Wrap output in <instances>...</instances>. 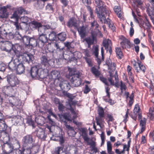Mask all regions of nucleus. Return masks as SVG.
Returning a JSON list of instances; mask_svg holds the SVG:
<instances>
[{"instance_id":"51","label":"nucleus","mask_w":154,"mask_h":154,"mask_svg":"<svg viewBox=\"0 0 154 154\" xmlns=\"http://www.w3.org/2000/svg\"><path fill=\"white\" fill-rule=\"evenodd\" d=\"M10 154H22V152L17 149L14 148L10 150Z\"/></svg>"},{"instance_id":"22","label":"nucleus","mask_w":154,"mask_h":154,"mask_svg":"<svg viewBox=\"0 0 154 154\" xmlns=\"http://www.w3.org/2000/svg\"><path fill=\"white\" fill-rule=\"evenodd\" d=\"M77 152V148L75 146H71L68 147L66 149L65 154H76Z\"/></svg>"},{"instance_id":"44","label":"nucleus","mask_w":154,"mask_h":154,"mask_svg":"<svg viewBox=\"0 0 154 154\" xmlns=\"http://www.w3.org/2000/svg\"><path fill=\"white\" fill-rule=\"evenodd\" d=\"M30 38L28 36H25L23 38V43L26 45H30Z\"/></svg>"},{"instance_id":"20","label":"nucleus","mask_w":154,"mask_h":154,"mask_svg":"<svg viewBox=\"0 0 154 154\" xmlns=\"http://www.w3.org/2000/svg\"><path fill=\"white\" fill-rule=\"evenodd\" d=\"M78 32L79 34L82 38H85L86 35V28L84 26L78 27L76 29Z\"/></svg>"},{"instance_id":"38","label":"nucleus","mask_w":154,"mask_h":154,"mask_svg":"<svg viewBox=\"0 0 154 154\" xmlns=\"http://www.w3.org/2000/svg\"><path fill=\"white\" fill-rule=\"evenodd\" d=\"M54 153L55 154H65L63 150V147L62 146H58L55 148Z\"/></svg>"},{"instance_id":"59","label":"nucleus","mask_w":154,"mask_h":154,"mask_svg":"<svg viewBox=\"0 0 154 154\" xmlns=\"http://www.w3.org/2000/svg\"><path fill=\"white\" fill-rule=\"evenodd\" d=\"M57 140L59 141L60 144L62 146L65 142V140L63 139V136L61 135V136H59Z\"/></svg>"},{"instance_id":"28","label":"nucleus","mask_w":154,"mask_h":154,"mask_svg":"<svg viewBox=\"0 0 154 154\" xmlns=\"http://www.w3.org/2000/svg\"><path fill=\"white\" fill-rule=\"evenodd\" d=\"M22 118L20 116H18L12 118L11 121L13 125H17L21 122Z\"/></svg>"},{"instance_id":"6","label":"nucleus","mask_w":154,"mask_h":154,"mask_svg":"<svg viewBox=\"0 0 154 154\" xmlns=\"http://www.w3.org/2000/svg\"><path fill=\"white\" fill-rule=\"evenodd\" d=\"M35 133L36 134L37 137L42 140H44L46 137V134L43 128H37Z\"/></svg>"},{"instance_id":"34","label":"nucleus","mask_w":154,"mask_h":154,"mask_svg":"<svg viewBox=\"0 0 154 154\" xmlns=\"http://www.w3.org/2000/svg\"><path fill=\"white\" fill-rule=\"evenodd\" d=\"M40 32L42 34L40 35L39 37V41L43 43H46L48 41V38L45 35L43 34L44 32V30L43 29V32L40 31Z\"/></svg>"},{"instance_id":"26","label":"nucleus","mask_w":154,"mask_h":154,"mask_svg":"<svg viewBox=\"0 0 154 154\" xmlns=\"http://www.w3.org/2000/svg\"><path fill=\"white\" fill-rule=\"evenodd\" d=\"M59 116L60 119L62 121H64V120H65V121L66 120L68 121H72L71 116L69 114L60 115Z\"/></svg>"},{"instance_id":"41","label":"nucleus","mask_w":154,"mask_h":154,"mask_svg":"<svg viewBox=\"0 0 154 154\" xmlns=\"http://www.w3.org/2000/svg\"><path fill=\"white\" fill-rule=\"evenodd\" d=\"M7 128V126L5 125L4 121H0V132L5 131Z\"/></svg>"},{"instance_id":"62","label":"nucleus","mask_w":154,"mask_h":154,"mask_svg":"<svg viewBox=\"0 0 154 154\" xmlns=\"http://www.w3.org/2000/svg\"><path fill=\"white\" fill-rule=\"evenodd\" d=\"M76 133V132L75 131L73 128L68 131V134L71 136L74 137Z\"/></svg>"},{"instance_id":"29","label":"nucleus","mask_w":154,"mask_h":154,"mask_svg":"<svg viewBox=\"0 0 154 154\" xmlns=\"http://www.w3.org/2000/svg\"><path fill=\"white\" fill-rule=\"evenodd\" d=\"M146 21L144 22L143 21H141L140 24V26H142L144 29H148L150 28L151 26V24L148 21V19L146 18Z\"/></svg>"},{"instance_id":"52","label":"nucleus","mask_w":154,"mask_h":154,"mask_svg":"<svg viewBox=\"0 0 154 154\" xmlns=\"http://www.w3.org/2000/svg\"><path fill=\"white\" fill-rule=\"evenodd\" d=\"M3 91L5 96H8L10 92L9 87V86H5L3 89Z\"/></svg>"},{"instance_id":"8","label":"nucleus","mask_w":154,"mask_h":154,"mask_svg":"<svg viewBox=\"0 0 154 154\" xmlns=\"http://www.w3.org/2000/svg\"><path fill=\"white\" fill-rule=\"evenodd\" d=\"M91 38L89 37L86 38L84 39V41H85L88 44V47L89 48H90L91 45L94 43L97 35V33L93 31H91Z\"/></svg>"},{"instance_id":"21","label":"nucleus","mask_w":154,"mask_h":154,"mask_svg":"<svg viewBox=\"0 0 154 154\" xmlns=\"http://www.w3.org/2000/svg\"><path fill=\"white\" fill-rule=\"evenodd\" d=\"M10 150L14 148L17 149L20 147L19 143L16 138L14 137L10 140Z\"/></svg>"},{"instance_id":"18","label":"nucleus","mask_w":154,"mask_h":154,"mask_svg":"<svg viewBox=\"0 0 154 154\" xmlns=\"http://www.w3.org/2000/svg\"><path fill=\"white\" fill-rule=\"evenodd\" d=\"M95 12L97 13V16L99 18L100 22L102 23H106L107 22V19L106 20V19L105 14L109 15V14H106L105 13V11H100L99 12Z\"/></svg>"},{"instance_id":"53","label":"nucleus","mask_w":154,"mask_h":154,"mask_svg":"<svg viewBox=\"0 0 154 154\" xmlns=\"http://www.w3.org/2000/svg\"><path fill=\"white\" fill-rule=\"evenodd\" d=\"M97 113L98 116H100L104 117V111L103 108L101 107H99L97 110Z\"/></svg>"},{"instance_id":"39","label":"nucleus","mask_w":154,"mask_h":154,"mask_svg":"<svg viewBox=\"0 0 154 154\" xmlns=\"http://www.w3.org/2000/svg\"><path fill=\"white\" fill-rule=\"evenodd\" d=\"M104 116H98L95 118L96 123L97 125L101 127L100 123H102L104 121Z\"/></svg>"},{"instance_id":"4","label":"nucleus","mask_w":154,"mask_h":154,"mask_svg":"<svg viewBox=\"0 0 154 154\" xmlns=\"http://www.w3.org/2000/svg\"><path fill=\"white\" fill-rule=\"evenodd\" d=\"M63 43L57 42L56 43L55 46L57 49V54L59 59H64L66 60H69V58L68 59L66 56H69L68 54H65L64 55L63 49L64 47L63 46Z\"/></svg>"},{"instance_id":"63","label":"nucleus","mask_w":154,"mask_h":154,"mask_svg":"<svg viewBox=\"0 0 154 154\" xmlns=\"http://www.w3.org/2000/svg\"><path fill=\"white\" fill-rule=\"evenodd\" d=\"M31 149L32 152H33L34 153H36L38 151L39 147L38 146H33Z\"/></svg>"},{"instance_id":"19","label":"nucleus","mask_w":154,"mask_h":154,"mask_svg":"<svg viewBox=\"0 0 154 154\" xmlns=\"http://www.w3.org/2000/svg\"><path fill=\"white\" fill-rule=\"evenodd\" d=\"M31 27L33 29H38L39 32L41 31L42 29H44L42 27L41 23L35 21H32L30 24Z\"/></svg>"},{"instance_id":"49","label":"nucleus","mask_w":154,"mask_h":154,"mask_svg":"<svg viewBox=\"0 0 154 154\" xmlns=\"http://www.w3.org/2000/svg\"><path fill=\"white\" fill-rule=\"evenodd\" d=\"M146 120L145 118L141 119L140 121V125L141 128V132H142L145 130V125L146 124Z\"/></svg>"},{"instance_id":"5","label":"nucleus","mask_w":154,"mask_h":154,"mask_svg":"<svg viewBox=\"0 0 154 154\" xmlns=\"http://www.w3.org/2000/svg\"><path fill=\"white\" fill-rule=\"evenodd\" d=\"M95 3L96 5L95 12H99L100 11H105L106 14H109V11L102 1L95 0Z\"/></svg>"},{"instance_id":"42","label":"nucleus","mask_w":154,"mask_h":154,"mask_svg":"<svg viewBox=\"0 0 154 154\" xmlns=\"http://www.w3.org/2000/svg\"><path fill=\"white\" fill-rule=\"evenodd\" d=\"M15 12H16L17 15V13L19 14H25L26 13V11L23 7H20L17 8V9L14 12V13Z\"/></svg>"},{"instance_id":"12","label":"nucleus","mask_w":154,"mask_h":154,"mask_svg":"<svg viewBox=\"0 0 154 154\" xmlns=\"http://www.w3.org/2000/svg\"><path fill=\"white\" fill-rule=\"evenodd\" d=\"M12 107L19 106L21 105V103L19 99L13 96H10V104Z\"/></svg>"},{"instance_id":"25","label":"nucleus","mask_w":154,"mask_h":154,"mask_svg":"<svg viewBox=\"0 0 154 154\" xmlns=\"http://www.w3.org/2000/svg\"><path fill=\"white\" fill-rule=\"evenodd\" d=\"M22 48L21 46H20L18 44H17L14 45H12L11 49H10V52L13 51L15 54H17L18 52H20Z\"/></svg>"},{"instance_id":"32","label":"nucleus","mask_w":154,"mask_h":154,"mask_svg":"<svg viewBox=\"0 0 154 154\" xmlns=\"http://www.w3.org/2000/svg\"><path fill=\"white\" fill-rule=\"evenodd\" d=\"M72 116L71 114H69L71 116V118L72 119V121L76 125H80L81 123L80 122H78L77 121H75L74 119H76L77 117V114L76 113L75 111L74 110L71 112Z\"/></svg>"},{"instance_id":"15","label":"nucleus","mask_w":154,"mask_h":154,"mask_svg":"<svg viewBox=\"0 0 154 154\" xmlns=\"http://www.w3.org/2000/svg\"><path fill=\"white\" fill-rule=\"evenodd\" d=\"M67 26L69 28L73 27L75 29L78 28L79 24L77 23V21L74 18L72 17L69 20L67 23Z\"/></svg>"},{"instance_id":"56","label":"nucleus","mask_w":154,"mask_h":154,"mask_svg":"<svg viewBox=\"0 0 154 154\" xmlns=\"http://www.w3.org/2000/svg\"><path fill=\"white\" fill-rule=\"evenodd\" d=\"M32 151L30 147L28 146L26 148H25L23 150V154H30Z\"/></svg>"},{"instance_id":"3","label":"nucleus","mask_w":154,"mask_h":154,"mask_svg":"<svg viewBox=\"0 0 154 154\" xmlns=\"http://www.w3.org/2000/svg\"><path fill=\"white\" fill-rule=\"evenodd\" d=\"M19 17L16 14V12L13 13L12 16L11 17V19L14 20V21L10 20V22L13 23L15 26L16 29L19 30L20 29H26L27 28L28 23L21 22L20 24L18 23V21Z\"/></svg>"},{"instance_id":"23","label":"nucleus","mask_w":154,"mask_h":154,"mask_svg":"<svg viewBox=\"0 0 154 154\" xmlns=\"http://www.w3.org/2000/svg\"><path fill=\"white\" fill-rule=\"evenodd\" d=\"M146 11L148 15L150 17L151 20L154 19V8L149 5L146 8Z\"/></svg>"},{"instance_id":"43","label":"nucleus","mask_w":154,"mask_h":154,"mask_svg":"<svg viewBox=\"0 0 154 154\" xmlns=\"http://www.w3.org/2000/svg\"><path fill=\"white\" fill-rule=\"evenodd\" d=\"M58 38L60 40L64 41L66 38V35L65 32H62L58 34Z\"/></svg>"},{"instance_id":"30","label":"nucleus","mask_w":154,"mask_h":154,"mask_svg":"<svg viewBox=\"0 0 154 154\" xmlns=\"http://www.w3.org/2000/svg\"><path fill=\"white\" fill-rule=\"evenodd\" d=\"M45 118L41 116H38L35 118V121L38 125H43L45 123Z\"/></svg>"},{"instance_id":"60","label":"nucleus","mask_w":154,"mask_h":154,"mask_svg":"<svg viewBox=\"0 0 154 154\" xmlns=\"http://www.w3.org/2000/svg\"><path fill=\"white\" fill-rule=\"evenodd\" d=\"M98 46H96L94 48L93 53L96 57H98Z\"/></svg>"},{"instance_id":"24","label":"nucleus","mask_w":154,"mask_h":154,"mask_svg":"<svg viewBox=\"0 0 154 154\" xmlns=\"http://www.w3.org/2000/svg\"><path fill=\"white\" fill-rule=\"evenodd\" d=\"M39 72V69L37 66H33L32 67L30 70V74L32 78L38 76Z\"/></svg>"},{"instance_id":"64","label":"nucleus","mask_w":154,"mask_h":154,"mask_svg":"<svg viewBox=\"0 0 154 154\" xmlns=\"http://www.w3.org/2000/svg\"><path fill=\"white\" fill-rule=\"evenodd\" d=\"M20 20L21 21V22L28 23L29 19L26 17H21Z\"/></svg>"},{"instance_id":"13","label":"nucleus","mask_w":154,"mask_h":154,"mask_svg":"<svg viewBox=\"0 0 154 154\" xmlns=\"http://www.w3.org/2000/svg\"><path fill=\"white\" fill-rule=\"evenodd\" d=\"M120 38L122 41L120 42V45L123 49L130 48V43L127 39L123 36H121Z\"/></svg>"},{"instance_id":"55","label":"nucleus","mask_w":154,"mask_h":154,"mask_svg":"<svg viewBox=\"0 0 154 154\" xmlns=\"http://www.w3.org/2000/svg\"><path fill=\"white\" fill-rule=\"evenodd\" d=\"M127 147V145H124L123 146V150L121 151H120L119 149H115L116 153L117 154H124L125 150H126V147Z\"/></svg>"},{"instance_id":"37","label":"nucleus","mask_w":154,"mask_h":154,"mask_svg":"<svg viewBox=\"0 0 154 154\" xmlns=\"http://www.w3.org/2000/svg\"><path fill=\"white\" fill-rule=\"evenodd\" d=\"M106 23L108 25L109 28L111 29L112 31H115V27L114 26L112 22L109 18H107V22Z\"/></svg>"},{"instance_id":"33","label":"nucleus","mask_w":154,"mask_h":154,"mask_svg":"<svg viewBox=\"0 0 154 154\" xmlns=\"http://www.w3.org/2000/svg\"><path fill=\"white\" fill-rule=\"evenodd\" d=\"M7 8L5 7H2L1 5H0V9L1 10L2 12V14L1 15V17L2 18H7L9 14L6 12V9Z\"/></svg>"},{"instance_id":"50","label":"nucleus","mask_w":154,"mask_h":154,"mask_svg":"<svg viewBox=\"0 0 154 154\" xmlns=\"http://www.w3.org/2000/svg\"><path fill=\"white\" fill-rule=\"evenodd\" d=\"M92 72L96 76H99L100 73L99 71L95 67H92L91 69Z\"/></svg>"},{"instance_id":"9","label":"nucleus","mask_w":154,"mask_h":154,"mask_svg":"<svg viewBox=\"0 0 154 154\" xmlns=\"http://www.w3.org/2000/svg\"><path fill=\"white\" fill-rule=\"evenodd\" d=\"M23 147H26L31 145L33 139L31 135H27L24 136L23 140Z\"/></svg>"},{"instance_id":"17","label":"nucleus","mask_w":154,"mask_h":154,"mask_svg":"<svg viewBox=\"0 0 154 154\" xmlns=\"http://www.w3.org/2000/svg\"><path fill=\"white\" fill-rule=\"evenodd\" d=\"M82 136L84 140L87 142L88 145L91 146V145H93L95 143L92 140L90 139L88 137V135L86 131L84 130L82 131Z\"/></svg>"},{"instance_id":"48","label":"nucleus","mask_w":154,"mask_h":154,"mask_svg":"<svg viewBox=\"0 0 154 154\" xmlns=\"http://www.w3.org/2000/svg\"><path fill=\"white\" fill-rule=\"evenodd\" d=\"M96 143L94 144L93 145H91V147L92 151H93L92 153L91 154H100L99 153L97 148L96 147Z\"/></svg>"},{"instance_id":"61","label":"nucleus","mask_w":154,"mask_h":154,"mask_svg":"<svg viewBox=\"0 0 154 154\" xmlns=\"http://www.w3.org/2000/svg\"><path fill=\"white\" fill-rule=\"evenodd\" d=\"M100 79L102 82L105 84V85L107 86L109 85V83L108 82L107 79L102 77H100Z\"/></svg>"},{"instance_id":"7","label":"nucleus","mask_w":154,"mask_h":154,"mask_svg":"<svg viewBox=\"0 0 154 154\" xmlns=\"http://www.w3.org/2000/svg\"><path fill=\"white\" fill-rule=\"evenodd\" d=\"M41 63L42 66L43 67L48 68L51 65V60L46 55H43L41 58Z\"/></svg>"},{"instance_id":"36","label":"nucleus","mask_w":154,"mask_h":154,"mask_svg":"<svg viewBox=\"0 0 154 154\" xmlns=\"http://www.w3.org/2000/svg\"><path fill=\"white\" fill-rule=\"evenodd\" d=\"M114 10L118 17L121 18L122 17V14L121 8L120 7L118 6H115L114 8Z\"/></svg>"},{"instance_id":"57","label":"nucleus","mask_w":154,"mask_h":154,"mask_svg":"<svg viewBox=\"0 0 154 154\" xmlns=\"http://www.w3.org/2000/svg\"><path fill=\"white\" fill-rule=\"evenodd\" d=\"M84 58L85 59L87 63L89 66H92L93 65L92 62V60L91 58H88L87 57H84Z\"/></svg>"},{"instance_id":"27","label":"nucleus","mask_w":154,"mask_h":154,"mask_svg":"<svg viewBox=\"0 0 154 154\" xmlns=\"http://www.w3.org/2000/svg\"><path fill=\"white\" fill-rule=\"evenodd\" d=\"M51 75L52 77L55 79L54 82H58V81H60L62 79L61 78L59 77L60 74L59 72L56 71L54 70L53 71L51 72Z\"/></svg>"},{"instance_id":"47","label":"nucleus","mask_w":154,"mask_h":154,"mask_svg":"<svg viewBox=\"0 0 154 154\" xmlns=\"http://www.w3.org/2000/svg\"><path fill=\"white\" fill-rule=\"evenodd\" d=\"M49 39L50 40L53 41L56 39V33L54 31H52L49 34Z\"/></svg>"},{"instance_id":"31","label":"nucleus","mask_w":154,"mask_h":154,"mask_svg":"<svg viewBox=\"0 0 154 154\" xmlns=\"http://www.w3.org/2000/svg\"><path fill=\"white\" fill-rule=\"evenodd\" d=\"M103 43V46L107 51L108 50L109 47L111 46L112 45L111 41L109 39L104 40Z\"/></svg>"},{"instance_id":"35","label":"nucleus","mask_w":154,"mask_h":154,"mask_svg":"<svg viewBox=\"0 0 154 154\" xmlns=\"http://www.w3.org/2000/svg\"><path fill=\"white\" fill-rule=\"evenodd\" d=\"M137 65L138 66V67H137V69L138 70H135L137 72H139L142 71L144 73L146 69L145 66H143V65L141 64L140 62H138L137 63Z\"/></svg>"},{"instance_id":"46","label":"nucleus","mask_w":154,"mask_h":154,"mask_svg":"<svg viewBox=\"0 0 154 154\" xmlns=\"http://www.w3.org/2000/svg\"><path fill=\"white\" fill-rule=\"evenodd\" d=\"M148 116L151 120H153L154 119V108H150Z\"/></svg>"},{"instance_id":"2","label":"nucleus","mask_w":154,"mask_h":154,"mask_svg":"<svg viewBox=\"0 0 154 154\" xmlns=\"http://www.w3.org/2000/svg\"><path fill=\"white\" fill-rule=\"evenodd\" d=\"M13 71H15L18 74H20L24 72L25 67L23 65L20 63L17 59L14 60L13 59L10 61V70Z\"/></svg>"},{"instance_id":"16","label":"nucleus","mask_w":154,"mask_h":154,"mask_svg":"<svg viewBox=\"0 0 154 154\" xmlns=\"http://www.w3.org/2000/svg\"><path fill=\"white\" fill-rule=\"evenodd\" d=\"M19 57L20 59H21V58L22 59V61L23 62L27 63H28L32 62V59L33 58L32 55L28 54L20 55Z\"/></svg>"},{"instance_id":"11","label":"nucleus","mask_w":154,"mask_h":154,"mask_svg":"<svg viewBox=\"0 0 154 154\" xmlns=\"http://www.w3.org/2000/svg\"><path fill=\"white\" fill-rule=\"evenodd\" d=\"M47 68L42 66L41 68L39 69L38 76L39 78L43 79L46 78L48 75V70Z\"/></svg>"},{"instance_id":"45","label":"nucleus","mask_w":154,"mask_h":154,"mask_svg":"<svg viewBox=\"0 0 154 154\" xmlns=\"http://www.w3.org/2000/svg\"><path fill=\"white\" fill-rule=\"evenodd\" d=\"M29 45L33 47H36L38 45V43L36 39L33 38H30Z\"/></svg>"},{"instance_id":"1","label":"nucleus","mask_w":154,"mask_h":154,"mask_svg":"<svg viewBox=\"0 0 154 154\" xmlns=\"http://www.w3.org/2000/svg\"><path fill=\"white\" fill-rule=\"evenodd\" d=\"M69 75L72 76L70 81L72 86L74 87H78L81 83V79L80 78V74L74 69H69Z\"/></svg>"},{"instance_id":"40","label":"nucleus","mask_w":154,"mask_h":154,"mask_svg":"<svg viewBox=\"0 0 154 154\" xmlns=\"http://www.w3.org/2000/svg\"><path fill=\"white\" fill-rule=\"evenodd\" d=\"M116 52L117 57L121 59L123 57L122 52L121 49L119 48H116Z\"/></svg>"},{"instance_id":"10","label":"nucleus","mask_w":154,"mask_h":154,"mask_svg":"<svg viewBox=\"0 0 154 154\" xmlns=\"http://www.w3.org/2000/svg\"><path fill=\"white\" fill-rule=\"evenodd\" d=\"M3 38L2 37V34H0V42L2 43L1 46L0 48L2 51H5L8 53H9L10 51L7 49V48H9L10 42L8 41H4L2 40Z\"/></svg>"},{"instance_id":"54","label":"nucleus","mask_w":154,"mask_h":154,"mask_svg":"<svg viewBox=\"0 0 154 154\" xmlns=\"http://www.w3.org/2000/svg\"><path fill=\"white\" fill-rule=\"evenodd\" d=\"M107 150L108 153H114L112 151V147L111 142L108 141L107 143Z\"/></svg>"},{"instance_id":"14","label":"nucleus","mask_w":154,"mask_h":154,"mask_svg":"<svg viewBox=\"0 0 154 154\" xmlns=\"http://www.w3.org/2000/svg\"><path fill=\"white\" fill-rule=\"evenodd\" d=\"M60 81H58L59 83L60 86L62 90H64V91H68L70 88V85L69 83L67 81L63 80L61 81L62 79H61Z\"/></svg>"},{"instance_id":"58","label":"nucleus","mask_w":154,"mask_h":154,"mask_svg":"<svg viewBox=\"0 0 154 154\" xmlns=\"http://www.w3.org/2000/svg\"><path fill=\"white\" fill-rule=\"evenodd\" d=\"M46 10L48 12H52L53 11V8L52 5L48 4L46 6Z\"/></svg>"}]
</instances>
